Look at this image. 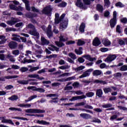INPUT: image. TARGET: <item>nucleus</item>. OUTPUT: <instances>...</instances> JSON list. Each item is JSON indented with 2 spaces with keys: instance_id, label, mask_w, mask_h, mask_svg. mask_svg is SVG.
<instances>
[{
  "instance_id": "1",
  "label": "nucleus",
  "mask_w": 127,
  "mask_h": 127,
  "mask_svg": "<svg viewBox=\"0 0 127 127\" xmlns=\"http://www.w3.org/2000/svg\"><path fill=\"white\" fill-rule=\"evenodd\" d=\"M42 12L44 14H46L47 15H50L52 13V8L50 5L46 6L42 10Z\"/></svg>"
},
{
  "instance_id": "2",
  "label": "nucleus",
  "mask_w": 127,
  "mask_h": 127,
  "mask_svg": "<svg viewBox=\"0 0 127 127\" xmlns=\"http://www.w3.org/2000/svg\"><path fill=\"white\" fill-rule=\"evenodd\" d=\"M26 16H27L28 18H31V21L32 23H34V24L37 23L36 20L33 18V17H36V16H37V14L29 13L26 14Z\"/></svg>"
},
{
  "instance_id": "3",
  "label": "nucleus",
  "mask_w": 127,
  "mask_h": 127,
  "mask_svg": "<svg viewBox=\"0 0 127 127\" xmlns=\"http://www.w3.org/2000/svg\"><path fill=\"white\" fill-rule=\"evenodd\" d=\"M18 21H19V19L18 18H15L12 17L10 20L7 21L6 23L8 25L11 26L12 25H14V24L17 22H18Z\"/></svg>"
},
{
  "instance_id": "4",
  "label": "nucleus",
  "mask_w": 127,
  "mask_h": 127,
  "mask_svg": "<svg viewBox=\"0 0 127 127\" xmlns=\"http://www.w3.org/2000/svg\"><path fill=\"white\" fill-rule=\"evenodd\" d=\"M75 5L77 7L82 8V9H87L88 8V7L86 5H84L83 2H82V0H77Z\"/></svg>"
},
{
  "instance_id": "5",
  "label": "nucleus",
  "mask_w": 127,
  "mask_h": 127,
  "mask_svg": "<svg viewBox=\"0 0 127 127\" xmlns=\"http://www.w3.org/2000/svg\"><path fill=\"white\" fill-rule=\"evenodd\" d=\"M94 69L93 68H90L87 69L86 71L83 72V73L80 75L79 77L80 78H85V77H88V76H90V74H91V72H93Z\"/></svg>"
},
{
  "instance_id": "6",
  "label": "nucleus",
  "mask_w": 127,
  "mask_h": 127,
  "mask_svg": "<svg viewBox=\"0 0 127 127\" xmlns=\"http://www.w3.org/2000/svg\"><path fill=\"white\" fill-rule=\"evenodd\" d=\"M8 46L10 49H16L17 48V43L14 41H11L8 43Z\"/></svg>"
},
{
  "instance_id": "7",
  "label": "nucleus",
  "mask_w": 127,
  "mask_h": 127,
  "mask_svg": "<svg viewBox=\"0 0 127 127\" xmlns=\"http://www.w3.org/2000/svg\"><path fill=\"white\" fill-rule=\"evenodd\" d=\"M29 34H31V35H32L33 36H36L37 37H39V33L36 31V28H35L34 29H33L32 30H30L29 31Z\"/></svg>"
},
{
  "instance_id": "8",
  "label": "nucleus",
  "mask_w": 127,
  "mask_h": 127,
  "mask_svg": "<svg viewBox=\"0 0 127 127\" xmlns=\"http://www.w3.org/2000/svg\"><path fill=\"white\" fill-rule=\"evenodd\" d=\"M92 44L93 46H99L101 44V41L97 37H95L93 40Z\"/></svg>"
},
{
  "instance_id": "9",
  "label": "nucleus",
  "mask_w": 127,
  "mask_h": 127,
  "mask_svg": "<svg viewBox=\"0 0 127 127\" xmlns=\"http://www.w3.org/2000/svg\"><path fill=\"white\" fill-rule=\"evenodd\" d=\"M109 23L111 28H114L115 26H116L117 24V19H111Z\"/></svg>"
},
{
  "instance_id": "10",
  "label": "nucleus",
  "mask_w": 127,
  "mask_h": 127,
  "mask_svg": "<svg viewBox=\"0 0 127 127\" xmlns=\"http://www.w3.org/2000/svg\"><path fill=\"white\" fill-rule=\"evenodd\" d=\"M41 45H48L50 42L45 39V37L43 36H41Z\"/></svg>"
},
{
  "instance_id": "11",
  "label": "nucleus",
  "mask_w": 127,
  "mask_h": 127,
  "mask_svg": "<svg viewBox=\"0 0 127 127\" xmlns=\"http://www.w3.org/2000/svg\"><path fill=\"white\" fill-rule=\"evenodd\" d=\"M116 58H117V56H116V55H113L107 57L105 61L107 62H112V61H114Z\"/></svg>"
},
{
  "instance_id": "12",
  "label": "nucleus",
  "mask_w": 127,
  "mask_h": 127,
  "mask_svg": "<svg viewBox=\"0 0 127 127\" xmlns=\"http://www.w3.org/2000/svg\"><path fill=\"white\" fill-rule=\"evenodd\" d=\"M80 117L85 120H89V119H91V115L87 113H82L80 114Z\"/></svg>"
},
{
  "instance_id": "13",
  "label": "nucleus",
  "mask_w": 127,
  "mask_h": 127,
  "mask_svg": "<svg viewBox=\"0 0 127 127\" xmlns=\"http://www.w3.org/2000/svg\"><path fill=\"white\" fill-rule=\"evenodd\" d=\"M86 27V24L85 23L82 22L81 23V25L79 26V30L80 32L81 33H84L85 32V28Z\"/></svg>"
},
{
  "instance_id": "14",
  "label": "nucleus",
  "mask_w": 127,
  "mask_h": 127,
  "mask_svg": "<svg viewBox=\"0 0 127 127\" xmlns=\"http://www.w3.org/2000/svg\"><path fill=\"white\" fill-rule=\"evenodd\" d=\"M60 26L61 28H67L68 26V21L64 20L63 22L61 23Z\"/></svg>"
},
{
  "instance_id": "15",
  "label": "nucleus",
  "mask_w": 127,
  "mask_h": 127,
  "mask_svg": "<svg viewBox=\"0 0 127 127\" xmlns=\"http://www.w3.org/2000/svg\"><path fill=\"white\" fill-rule=\"evenodd\" d=\"M96 10L97 11H99V12H100V13H102L103 11H104V7L100 4H97L96 5Z\"/></svg>"
},
{
  "instance_id": "16",
  "label": "nucleus",
  "mask_w": 127,
  "mask_h": 127,
  "mask_svg": "<svg viewBox=\"0 0 127 127\" xmlns=\"http://www.w3.org/2000/svg\"><path fill=\"white\" fill-rule=\"evenodd\" d=\"M96 96L99 98H102V96H103V90L102 89H98L96 90Z\"/></svg>"
},
{
  "instance_id": "17",
  "label": "nucleus",
  "mask_w": 127,
  "mask_h": 127,
  "mask_svg": "<svg viewBox=\"0 0 127 127\" xmlns=\"http://www.w3.org/2000/svg\"><path fill=\"white\" fill-rule=\"evenodd\" d=\"M82 50H83V48L80 47L78 50L77 49H75L74 52L77 55H82V54H83V51H82Z\"/></svg>"
},
{
  "instance_id": "18",
  "label": "nucleus",
  "mask_w": 127,
  "mask_h": 127,
  "mask_svg": "<svg viewBox=\"0 0 127 127\" xmlns=\"http://www.w3.org/2000/svg\"><path fill=\"white\" fill-rule=\"evenodd\" d=\"M37 124H39V125H43L44 126H48V125H50V123L43 120H38L37 121Z\"/></svg>"
},
{
  "instance_id": "19",
  "label": "nucleus",
  "mask_w": 127,
  "mask_h": 127,
  "mask_svg": "<svg viewBox=\"0 0 127 127\" xmlns=\"http://www.w3.org/2000/svg\"><path fill=\"white\" fill-rule=\"evenodd\" d=\"M46 96L49 98H52V97H57L56 98H52V100H53L54 101V100H58V97H59L58 94H47Z\"/></svg>"
},
{
  "instance_id": "20",
  "label": "nucleus",
  "mask_w": 127,
  "mask_h": 127,
  "mask_svg": "<svg viewBox=\"0 0 127 127\" xmlns=\"http://www.w3.org/2000/svg\"><path fill=\"white\" fill-rule=\"evenodd\" d=\"M1 123H3L4 124H10V125H12V126H14V123H13V122H12V121L11 120L3 119L1 121Z\"/></svg>"
},
{
  "instance_id": "21",
  "label": "nucleus",
  "mask_w": 127,
  "mask_h": 127,
  "mask_svg": "<svg viewBox=\"0 0 127 127\" xmlns=\"http://www.w3.org/2000/svg\"><path fill=\"white\" fill-rule=\"evenodd\" d=\"M28 77H29V78H36L38 79V80H43V79H44L43 77L40 78L38 74H30Z\"/></svg>"
},
{
  "instance_id": "22",
  "label": "nucleus",
  "mask_w": 127,
  "mask_h": 127,
  "mask_svg": "<svg viewBox=\"0 0 127 127\" xmlns=\"http://www.w3.org/2000/svg\"><path fill=\"white\" fill-rule=\"evenodd\" d=\"M102 43L105 46H109V45H111V41L108 40V39H104L102 40Z\"/></svg>"
},
{
  "instance_id": "23",
  "label": "nucleus",
  "mask_w": 127,
  "mask_h": 127,
  "mask_svg": "<svg viewBox=\"0 0 127 127\" xmlns=\"http://www.w3.org/2000/svg\"><path fill=\"white\" fill-rule=\"evenodd\" d=\"M55 43L56 45H57V46H58V47H59V48L63 47V46H65V44H64L63 42H61L60 41H55Z\"/></svg>"
},
{
  "instance_id": "24",
  "label": "nucleus",
  "mask_w": 127,
  "mask_h": 127,
  "mask_svg": "<svg viewBox=\"0 0 127 127\" xmlns=\"http://www.w3.org/2000/svg\"><path fill=\"white\" fill-rule=\"evenodd\" d=\"M26 116H28L29 117H37L38 118H43L44 117V115L43 114H27Z\"/></svg>"
},
{
  "instance_id": "25",
  "label": "nucleus",
  "mask_w": 127,
  "mask_h": 127,
  "mask_svg": "<svg viewBox=\"0 0 127 127\" xmlns=\"http://www.w3.org/2000/svg\"><path fill=\"white\" fill-rule=\"evenodd\" d=\"M102 74V71L100 70H95L93 71V76H100Z\"/></svg>"
},
{
  "instance_id": "26",
  "label": "nucleus",
  "mask_w": 127,
  "mask_h": 127,
  "mask_svg": "<svg viewBox=\"0 0 127 127\" xmlns=\"http://www.w3.org/2000/svg\"><path fill=\"white\" fill-rule=\"evenodd\" d=\"M91 1H95V0H83L84 5H90L92 3Z\"/></svg>"
},
{
  "instance_id": "27",
  "label": "nucleus",
  "mask_w": 127,
  "mask_h": 127,
  "mask_svg": "<svg viewBox=\"0 0 127 127\" xmlns=\"http://www.w3.org/2000/svg\"><path fill=\"white\" fill-rule=\"evenodd\" d=\"M29 81H31V80H18L17 83H19V84H21V85H27L28 84V82Z\"/></svg>"
},
{
  "instance_id": "28",
  "label": "nucleus",
  "mask_w": 127,
  "mask_h": 127,
  "mask_svg": "<svg viewBox=\"0 0 127 127\" xmlns=\"http://www.w3.org/2000/svg\"><path fill=\"white\" fill-rule=\"evenodd\" d=\"M67 6V2L63 1L61 3H60L58 5V7H66Z\"/></svg>"
},
{
  "instance_id": "29",
  "label": "nucleus",
  "mask_w": 127,
  "mask_h": 127,
  "mask_svg": "<svg viewBox=\"0 0 127 127\" xmlns=\"http://www.w3.org/2000/svg\"><path fill=\"white\" fill-rule=\"evenodd\" d=\"M37 98V95H33V96H31L30 97H29L28 99L27 100H25V102L26 103H27L28 102H30V101H32V100H33V99H35Z\"/></svg>"
},
{
  "instance_id": "30",
  "label": "nucleus",
  "mask_w": 127,
  "mask_h": 127,
  "mask_svg": "<svg viewBox=\"0 0 127 127\" xmlns=\"http://www.w3.org/2000/svg\"><path fill=\"white\" fill-rule=\"evenodd\" d=\"M83 69H85V66L80 65L79 67H77L76 68H74V70L75 72H78V71H81V70H83Z\"/></svg>"
},
{
  "instance_id": "31",
  "label": "nucleus",
  "mask_w": 127,
  "mask_h": 127,
  "mask_svg": "<svg viewBox=\"0 0 127 127\" xmlns=\"http://www.w3.org/2000/svg\"><path fill=\"white\" fill-rule=\"evenodd\" d=\"M59 41H61L62 42H66V41H68V38H66V39L64 38V36L61 35L59 37Z\"/></svg>"
},
{
  "instance_id": "32",
  "label": "nucleus",
  "mask_w": 127,
  "mask_h": 127,
  "mask_svg": "<svg viewBox=\"0 0 127 127\" xmlns=\"http://www.w3.org/2000/svg\"><path fill=\"white\" fill-rule=\"evenodd\" d=\"M8 99V100H10V101H16V100L18 99V97L15 95H14L9 97Z\"/></svg>"
},
{
  "instance_id": "33",
  "label": "nucleus",
  "mask_w": 127,
  "mask_h": 127,
  "mask_svg": "<svg viewBox=\"0 0 127 127\" xmlns=\"http://www.w3.org/2000/svg\"><path fill=\"white\" fill-rule=\"evenodd\" d=\"M35 109H29L25 110V112L28 113L35 114Z\"/></svg>"
},
{
  "instance_id": "34",
  "label": "nucleus",
  "mask_w": 127,
  "mask_h": 127,
  "mask_svg": "<svg viewBox=\"0 0 127 127\" xmlns=\"http://www.w3.org/2000/svg\"><path fill=\"white\" fill-rule=\"evenodd\" d=\"M12 119H15V120H22V121H28L27 118L21 117H12Z\"/></svg>"
},
{
  "instance_id": "35",
  "label": "nucleus",
  "mask_w": 127,
  "mask_h": 127,
  "mask_svg": "<svg viewBox=\"0 0 127 127\" xmlns=\"http://www.w3.org/2000/svg\"><path fill=\"white\" fill-rule=\"evenodd\" d=\"M115 6H117V7H125V5H124V4H123V3H122V2L119 1L117 3H116L115 4Z\"/></svg>"
},
{
  "instance_id": "36",
  "label": "nucleus",
  "mask_w": 127,
  "mask_h": 127,
  "mask_svg": "<svg viewBox=\"0 0 127 127\" xmlns=\"http://www.w3.org/2000/svg\"><path fill=\"white\" fill-rule=\"evenodd\" d=\"M85 43V41L81 40L80 39H79L78 40L77 45V46H82V45H84Z\"/></svg>"
},
{
  "instance_id": "37",
  "label": "nucleus",
  "mask_w": 127,
  "mask_h": 127,
  "mask_svg": "<svg viewBox=\"0 0 127 127\" xmlns=\"http://www.w3.org/2000/svg\"><path fill=\"white\" fill-rule=\"evenodd\" d=\"M69 57H70L71 59H73L75 60V59H77V57H76V55L73 53H69L68 54Z\"/></svg>"
},
{
  "instance_id": "38",
  "label": "nucleus",
  "mask_w": 127,
  "mask_h": 127,
  "mask_svg": "<svg viewBox=\"0 0 127 127\" xmlns=\"http://www.w3.org/2000/svg\"><path fill=\"white\" fill-rule=\"evenodd\" d=\"M103 91L105 94H108V93L112 92V88H111L110 87L105 88L103 89Z\"/></svg>"
},
{
  "instance_id": "39",
  "label": "nucleus",
  "mask_w": 127,
  "mask_h": 127,
  "mask_svg": "<svg viewBox=\"0 0 127 127\" xmlns=\"http://www.w3.org/2000/svg\"><path fill=\"white\" fill-rule=\"evenodd\" d=\"M95 95V93L93 92H89L86 93V96L88 98H92L93 96Z\"/></svg>"
},
{
  "instance_id": "40",
  "label": "nucleus",
  "mask_w": 127,
  "mask_h": 127,
  "mask_svg": "<svg viewBox=\"0 0 127 127\" xmlns=\"http://www.w3.org/2000/svg\"><path fill=\"white\" fill-rule=\"evenodd\" d=\"M68 85H70V83H67V85L64 88V91H69L73 89V87L71 86H68Z\"/></svg>"
},
{
  "instance_id": "41",
  "label": "nucleus",
  "mask_w": 127,
  "mask_h": 127,
  "mask_svg": "<svg viewBox=\"0 0 127 127\" xmlns=\"http://www.w3.org/2000/svg\"><path fill=\"white\" fill-rule=\"evenodd\" d=\"M47 35L49 38L53 37V32L52 31H47Z\"/></svg>"
},
{
  "instance_id": "42",
  "label": "nucleus",
  "mask_w": 127,
  "mask_h": 127,
  "mask_svg": "<svg viewBox=\"0 0 127 127\" xmlns=\"http://www.w3.org/2000/svg\"><path fill=\"white\" fill-rule=\"evenodd\" d=\"M17 75L7 76L4 77V79H6L7 80L9 79H15V78H17Z\"/></svg>"
},
{
  "instance_id": "43",
  "label": "nucleus",
  "mask_w": 127,
  "mask_h": 127,
  "mask_svg": "<svg viewBox=\"0 0 127 127\" xmlns=\"http://www.w3.org/2000/svg\"><path fill=\"white\" fill-rule=\"evenodd\" d=\"M45 110L41 109H36L35 114H44Z\"/></svg>"
},
{
  "instance_id": "44",
  "label": "nucleus",
  "mask_w": 127,
  "mask_h": 127,
  "mask_svg": "<svg viewBox=\"0 0 127 127\" xmlns=\"http://www.w3.org/2000/svg\"><path fill=\"white\" fill-rule=\"evenodd\" d=\"M104 3L106 6L107 7H109L110 5H111V2L110 0H104Z\"/></svg>"
},
{
  "instance_id": "45",
  "label": "nucleus",
  "mask_w": 127,
  "mask_h": 127,
  "mask_svg": "<svg viewBox=\"0 0 127 127\" xmlns=\"http://www.w3.org/2000/svg\"><path fill=\"white\" fill-rule=\"evenodd\" d=\"M112 107H113V105L110 103L102 105V108H104L105 109H107L108 108H112Z\"/></svg>"
},
{
  "instance_id": "46",
  "label": "nucleus",
  "mask_w": 127,
  "mask_h": 127,
  "mask_svg": "<svg viewBox=\"0 0 127 127\" xmlns=\"http://www.w3.org/2000/svg\"><path fill=\"white\" fill-rule=\"evenodd\" d=\"M94 83H100V84H103V85H106V84H107V82L105 81L99 80H95Z\"/></svg>"
},
{
  "instance_id": "47",
  "label": "nucleus",
  "mask_w": 127,
  "mask_h": 127,
  "mask_svg": "<svg viewBox=\"0 0 127 127\" xmlns=\"http://www.w3.org/2000/svg\"><path fill=\"white\" fill-rule=\"evenodd\" d=\"M71 93H75L76 94V95H83V94H84V93L83 92L81 91V90L71 91Z\"/></svg>"
},
{
  "instance_id": "48",
  "label": "nucleus",
  "mask_w": 127,
  "mask_h": 127,
  "mask_svg": "<svg viewBox=\"0 0 127 127\" xmlns=\"http://www.w3.org/2000/svg\"><path fill=\"white\" fill-rule=\"evenodd\" d=\"M116 32L122 33V29H121V26L120 25H118L116 27Z\"/></svg>"
},
{
  "instance_id": "49",
  "label": "nucleus",
  "mask_w": 127,
  "mask_h": 127,
  "mask_svg": "<svg viewBox=\"0 0 127 127\" xmlns=\"http://www.w3.org/2000/svg\"><path fill=\"white\" fill-rule=\"evenodd\" d=\"M9 8L11 9L12 10H16V6L14 4H10L9 5Z\"/></svg>"
},
{
  "instance_id": "50",
  "label": "nucleus",
  "mask_w": 127,
  "mask_h": 127,
  "mask_svg": "<svg viewBox=\"0 0 127 127\" xmlns=\"http://www.w3.org/2000/svg\"><path fill=\"white\" fill-rule=\"evenodd\" d=\"M79 110L82 111V112H86V113H90V114H93V111H91V110H86V109H83V108H81V109L79 108Z\"/></svg>"
},
{
  "instance_id": "51",
  "label": "nucleus",
  "mask_w": 127,
  "mask_h": 127,
  "mask_svg": "<svg viewBox=\"0 0 127 127\" xmlns=\"http://www.w3.org/2000/svg\"><path fill=\"white\" fill-rule=\"evenodd\" d=\"M59 69L61 70H66V69H69V65H63L59 67Z\"/></svg>"
},
{
  "instance_id": "52",
  "label": "nucleus",
  "mask_w": 127,
  "mask_h": 127,
  "mask_svg": "<svg viewBox=\"0 0 127 127\" xmlns=\"http://www.w3.org/2000/svg\"><path fill=\"white\" fill-rule=\"evenodd\" d=\"M39 69V66L32 67L30 69V72H33V71H36V70H38Z\"/></svg>"
},
{
  "instance_id": "53",
  "label": "nucleus",
  "mask_w": 127,
  "mask_h": 127,
  "mask_svg": "<svg viewBox=\"0 0 127 127\" xmlns=\"http://www.w3.org/2000/svg\"><path fill=\"white\" fill-rule=\"evenodd\" d=\"M28 90H32V91H37L38 88L35 86H29L27 87Z\"/></svg>"
},
{
  "instance_id": "54",
  "label": "nucleus",
  "mask_w": 127,
  "mask_h": 127,
  "mask_svg": "<svg viewBox=\"0 0 127 127\" xmlns=\"http://www.w3.org/2000/svg\"><path fill=\"white\" fill-rule=\"evenodd\" d=\"M118 43L120 44V45H126V43L124 40H123L122 39H119L118 41Z\"/></svg>"
},
{
  "instance_id": "55",
  "label": "nucleus",
  "mask_w": 127,
  "mask_h": 127,
  "mask_svg": "<svg viewBox=\"0 0 127 127\" xmlns=\"http://www.w3.org/2000/svg\"><path fill=\"white\" fill-rule=\"evenodd\" d=\"M121 22L122 23H124V24H126L127 23V17H124L122 19L120 20Z\"/></svg>"
},
{
  "instance_id": "56",
  "label": "nucleus",
  "mask_w": 127,
  "mask_h": 127,
  "mask_svg": "<svg viewBox=\"0 0 127 127\" xmlns=\"http://www.w3.org/2000/svg\"><path fill=\"white\" fill-rule=\"evenodd\" d=\"M31 8L32 9V11H33L34 12H39V10L36 8L34 6H32Z\"/></svg>"
},
{
  "instance_id": "57",
  "label": "nucleus",
  "mask_w": 127,
  "mask_h": 127,
  "mask_svg": "<svg viewBox=\"0 0 127 127\" xmlns=\"http://www.w3.org/2000/svg\"><path fill=\"white\" fill-rule=\"evenodd\" d=\"M61 21H62V20L60 18H58L55 19V23H56V24H59Z\"/></svg>"
},
{
  "instance_id": "58",
  "label": "nucleus",
  "mask_w": 127,
  "mask_h": 127,
  "mask_svg": "<svg viewBox=\"0 0 127 127\" xmlns=\"http://www.w3.org/2000/svg\"><path fill=\"white\" fill-rule=\"evenodd\" d=\"M74 106L75 107H79L80 106H85V102H82L78 103L75 104Z\"/></svg>"
},
{
  "instance_id": "59",
  "label": "nucleus",
  "mask_w": 127,
  "mask_h": 127,
  "mask_svg": "<svg viewBox=\"0 0 127 127\" xmlns=\"http://www.w3.org/2000/svg\"><path fill=\"white\" fill-rule=\"evenodd\" d=\"M20 71H21V72H26V71H28V68L25 67H22L20 69Z\"/></svg>"
},
{
  "instance_id": "60",
  "label": "nucleus",
  "mask_w": 127,
  "mask_h": 127,
  "mask_svg": "<svg viewBox=\"0 0 127 127\" xmlns=\"http://www.w3.org/2000/svg\"><path fill=\"white\" fill-rule=\"evenodd\" d=\"M27 28H30V29H34V28H35V26H34L32 24H29L27 25Z\"/></svg>"
},
{
  "instance_id": "61",
  "label": "nucleus",
  "mask_w": 127,
  "mask_h": 127,
  "mask_svg": "<svg viewBox=\"0 0 127 127\" xmlns=\"http://www.w3.org/2000/svg\"><path fill=\"white\" fill-rule=\"evenodd\" d=\"M72 86L74 88H78L79 86H80V83L79 82H74L72 84Z\"/></svg>"
},
{
  "instance_id": "62",
  "label": "nucleus",
  "mask_w": 127,
  "mask_h": 127,
  "mask_svg": "<svg viewBox=\"0 0 127 127\" xmlns=\"http://www.w3.org/2000/svg\"><path fill=\"white\" fill-rule=\"evenodd\" d=\"M121 71H127V65H123L120 68Z\"/></svg>"
},
{
  "instance_id": "63",
  "label": "nucleus",
  "mask_w": 127,
  "mask_h": 127,
  "mask_svg": "<svg viewBox=\"0 0 127 127\" xmlns=\"http://www.w3.org/2000/svg\"><path fill=\"white\" fill-rule=\"evenodd\" d=\"M5 89H6V90H11V89H13V86L11 85H7L5 87Z\"/></svg>"
},
{
  "instance_id": "64",
  "label": "nucleus",
  "mask_w": 127,
  "mask_h": 127,
  "mask_svg": "<svg viewBox=\"0 0 127 127\" xmlns=\"http://www.w3.org/2000/svg\"><path fill=\"white\" fill-rule=\"evenodd\" d=\"M104 15L105 17H108L110 16V11L106 10L104 12Z\"/></svg>"
}]
</instances>
